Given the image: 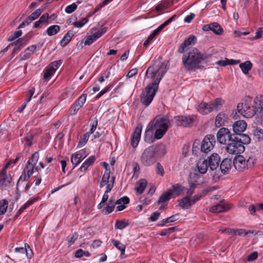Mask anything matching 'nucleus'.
I'll use <instances>...</instances> for the list:
<instances>
[{"instance_id":"36","label":"nucleus","mask_w":263,"mask_h":263,"mask_svg":"<svg viewBox=\"0 0 263 263\" xmlns=\"http://www.w3.org/2000/svg\"><path fill=\"white\" fill-rule=\"evenodd\" d=\"M114 246L119 250L121 251V256H122L123 255L125 254V246L124 244L122 243L119 240H116L115 239H112L111 240Z\"/></svg>"},{"instance_id":"1","label":"nucleus","mask_w":263,"mask_h":263,"mask_svg":"<svg viewBox=\"0 0 263 263\" xmlns=\"http://www.w3.org/2000/svg\"><path fill=\"white\" fill-rule=\"evenodd\" d=\"M209 56L202 53L197 48H193L182 57V63L187 70H195L199 68L200 64L207 63Z\"/></svg>"},{"instance_id":"47","label":"nucleus","mask_w":263,"mask_h":263,"mask_svg":"<svg viewBox=\"0 0 263 263\" xmlns=\"http://www.w3.org/2000/svg\"><path fill=\"white\" fill-rule=\"evenodd\" d=\"M23 41L24 40L23 39L22 42L20 43H17L16 45H14L15 47H14V49L11 54L12 57H14L15 54H16L21 50V49L25 46L26 43H24Z\"/></svg>"},{"instance_id":"49","label":"nucleus","mask_w":263,"mask_h":263,"mask_svg":"<svg viewBox=\"0 0 263 263\" xmlns=\"http://www.w3.org/2000/svg\"><path fill=\"white\" fill-rule=\"evenodd\" d=\"M128 225L125 220H117L115 223V228L117 229L122 230L126 228Z\"/></svg>"},{"instance_id":"38","label":"nucleus","mask_w":263,"mask_h":263,"mask_svg":"<svg viewBox=\"0 0 263 263\" xmlns=\"http://www.w3.org/2000/svg\"><path fill=\"white\" fill-rule=\"evenodd\" d=\"M253 139L257 142L263 140V130L262 129L257 128L254 130Z\"/></svg>"},{"instance_id":"13","label":"nucleus","mask_w":263,"mask_h":263,"mask_svg":"<svg viewBox=\"0 0 263 263\" xmlns=\"http://www.w3.org/2000/svg\"><path fill=\"white\" fill-rule=\"evenodd\" d=\"M142 132V125L138 124L131 137L130 144L134 148H136L140 141Z\"/></svg>"},{"instance_id":"33","label":"nucleus","mask_w":263,"mask_h":263,"mask_svg":"<svg viewBox=\"0 0 263 263\" xmlns=\"http://www.w3.org/2000/svg\"><path fill=\"white\" fill-rule=\"evenodd\" d=\"M238 135V136L235 135V139L237 140L240 144L244 145L245 144H248L250 143L251 139L248 135L241 134Z\"/></svg>"},{"instance_id":"18","label":"nucleus","mask_w":263,"mask_h":263,"mask_svg":"<svg viewBox=\"0 0 263 263\" xmlns=\"http://www.w3.org/2000/svg\"><path fill=\"white\" fill-rule=\"evenodd\" d=\"M197 42V38L194 35H190L186 39L184 42L180 45L178 49V52L183 53L185 50V48L190 46L194 45Z\"/></svg>"},{"instance_id":"10","label":"nucleus","mask_w":263,"mask_h":263,"mask_svg":"<svg viewBox=\"0 0 263 263\" xmlns=\"http://www.w3.org/2000/svg\"><path fill=\"white\" fill-rule=\"evenodd\" d=\"M9 166V164L5 165L0 172V188L6 189L10 185L11 177L6 173V169Z\"/></svg>"},{"instance_id":"64","label":"nucleus","mask_w":263,"mask_h":263,"mask_svg":"<svg viewBox=\"0 0 263 263\" xmlns=\"http://www.w3.org/2000/svg\"><path fill=\"white\" fill-rule=\"evenodd\" d=\"M42 11H43L42 8H39V9L36 10L35 11H34V12L31 13L29 16L34 21L35 19H36L41 15Z\"/></svg>"},{"instance_id":"26","label":"nucleus","mask_w":263,"mask_h":263,"mask_svg":"<svg viewBox=\"0 0 263 263\" xmlns=\"http://www.w3.org/2000/svg\"><path fill=\"white\" fill-rule=\"evenodd\" d=\"M180 218V215L179 214H176L175 215H173L171 216L167 217L166 218L163 219L160 221H159L158 223V226L160 227H163L166 224L170 222H173L177 220H178Z\"/></svg>"},{"instance_id":"30","label":"nucleus","mask_w":263,"mask_h":263,"mask_svg":"<svg viewBox=\"0 0 263 263\" xmlns=\"http://www.w3.org/2000/svg\"><path fill=\"white\" fill-rule=\"evenodd\" d=\"M73 35L74 34L72 30L68 31L61 40L60 42L61 46L63 47L66 46L70 42Z\"/></svg>"},{"instance_id":"6","label":"nucleus","mask_w":263,"mask_h":263,"mask_svg":"<svg viewBox=\"0 0 263 263\" xmlns=\"http://www.w3.org/2000/svg\"><path fill=\"white\" fill-rule=\"evenodd\" d=\"M157 90L158 88L148 85L142 93L141 103L145 106H148L153 101Z\"/></svg>"},{"instance_id":"55","label":"nucleus","mask_w":263,"mask_h":263,"mask_svg":"<svg viewBox=\"0 0 263 263\" xmlns=\"http://www.w3.org/2000/svg\"><path fill=\"white\" fill-rule=\"evenodd\" d=\"M86 97L87 96L86 94H82L78 98V99L77 100L75 103H76L81 108L86 102Z\"/></svg>"},{"instance_id":"32","label":"nucleus","mask_w":263,"mask_h":263,"mask_svg":"<svg viewBox=\"0 0 263 263\" xmlns=\"http://www.w3.org/2000/svg\"><path fill=\"white\" fill-rule=\"evenodd\" d=\"M15 251L16 252L24 253H26V255L28 258H31L32 257V251L30 249V247L29 245L27 243L25 245V248L20 247V248H16L15 249Z\"/></svg>"},{"instance_id":"40","label":"nucleus","mask_w":263,"mask_h":263,"mask_svg":"<svg viewBox=\"0 0 263 263\" xmlns=\"http://www.w3.org/2000/svg\"><path fill=\"white\" fill-rule=\"evenodd\" d=\"M239 67L243 73L247 74L252 68V64L250 61H247L243 63L240 64Z\"/></svg>"},{"instance_id":"3","label":"nucleus","mask_w":263,"mask_h":263,"mask_svg":"<svg viewBox=\"0 0 263 263\" xmlns=\"http://www.w3.org/2000/svg\"><path fill=\"white\" fill-rule=\"evenodd\" d=\"M170 121L167 116H157L153 122L151 128L155 130V136L158 139H161L167 131Z\"/></svg>"},{"instance_id":"53","label":"nucleus","mask_w":263,"mask_h":263,"mask_svg":"<svg viewBox=\"0 0 263 263\" xmlns=\"http://www.w3.org/2000/svg\"><path fill=\"white\" fill-rule=\"evenodd\" d=\"M39 198V197H35L28 200L19 210H21V211L23 212L24 210L27 209L30 205H32L34 202L37 201Z\"/></svg>"},{"instance_id":"25","label":"nucleus","mask_w":263,"mask_h":263,"mask_svg":"<svg viewBox=\"0 0 263 263\" xmlns=\"http://www.w3.org/2000/svg\"><path fill=\"white\" fill-rule=\"evenodd\" d=\"M232 166V160L229 158L224 159L220 165V169L221 172L226 174L229 171Z\"/></svg>"},{"instance_id":"51","label":"nucleus","mask_w":263,"mask_h":263,"mask_svg":"<svg viewBox=\"0 0 263 263\" xmlns=\"http://www.w3.org/2000/svg\"><path fill=\"white\" fill-rule=\"evenodd\" d=\"M39 198V197H35L28 200L19 210H21V211L23 212L24 210L27 209L30 205H32L34 202L37 201Z\"/></svg>"},{"instance_id":"8","label":"nucleus","mask_w":263,"mask_h":263,"mask_svg":"<svg viewBox=\"0 0 263 263\" xmlns=\"http://www.w3.org/2000/svg\"><path fill=\"white\" fill-rule=\"evenodd\" d=\"M245 147L243 144H240L235 137L229 142L226 147V151L230 154L238 155L245 151Z\"/></svg>"},{"instance_id":"41","label":"nucleus","mask_w":263,"mask_h":263,"mask_svg":"<svg viewBox=\"0 0 263 263\" xmlns=\"http://www.w3.org/2000/svg\"><path fill=\"white\" fill-rule=\"evenodd\" d=\"M227 116L224 114L219 113L216 117L215 124L217 126H221L226 121Z\"/></svg>"},{"instance_id":"14","label":"nucleus","mask_w":263,"mask_h":263,"mask_svg":"<svg viewBox=\"0 0 263 263\" xmlns=\"http://www.w3.org/2000/svg\"><path fill=\"white\" fill-rule=\"evenodd\" d=\"M175 121L177 126H187L194 121V118L192 116H177L175 118Z\"/></svg>"},{"instance_id":"24","label":"nucleus","mask_w":263,"mask_h":263,"mask_svg":"<svg viewBox=\"0 0 263 263\" xmlns=\"http://www.w3.org/2000/svg\"><path fill=\"white\" fill-rule=\"evenodd\" d=\"M184 190V187L179 183L173 185L172 189L168 190L169 192H171L172 197L179 196Z\"/></svg>"},{"instance_id":"23","label":"nucleus","mask_w":263,"mask_h":263,"mask_svg":"<svg viewBox=\"0 0 263 263\" xmlns=\"http://www.w3.org/2000/svg\"><path fill=\"white\" fill-rule=\"evenodd\" d=\"M153 129H147L144 134V141L148 143H152L156 140H158L155 136V132L154 133Z\"/></svg>"},{"instance_id":"7","label":"nucleus","mask_w":263,"mask_h":263,"mask_svg":"<svg viewBox=\"0 0 263 263\" xmlns=\"http://www.w3.org/2000/svg\"><path fill=\"white\" fill-rule=\"evenodd\" d=\"M235 137V135L225 127L220 128L217 133V141L222 144L227 145Z\"/></svg>"},{"instance_id":"22","label":"nucleus","mask_w":263,"mask_h":263,"mask_svg":"<svg viewBox=\"0 0 263 263\" xmlns=\"http://www.w3.org/2000/svg\"><path fill=\"white\" fill-rule=\"evenodd\" d=\"M129 202V198L127 196H124L116 201L118 206L116 208L117 211H121L126 208V204Z\"/></svg>"},{"instance_id":"12","label":"nucleus","mask_w":263,"mask_h":263,"mask_svg":"<svg viewBox=\"0 0 263 263\" xmlns=\"http://www.w3.org/2000/svg\"><path fill=\"white\" fill-rule=\"evenodd\" d=\"M61 64V61H55L50 63L46 67L44 74V79L47 81L49 80Z\"/></svg>"},{"instance_id":"63","label":"nucleus","mask_w":263,"mask_h":263,"mask_svg":"<svg viewBox=\"0 0 263 263\" xmlns=\"http://www.w3.org/2000/svg\"><path fill=\"white\" fill-rule=\"evenodd\" d=\"M110 74V73L109 71H105L98 78L99 82H100V83H102L103 82H104L105 79H107L108 78H109Z\"/></svg>"},{"instance_id":"34","label":"nucleus","mask_w":263,"mask_h":263,"mask_svg":"<svg viewBox=\"0 0 263 263\" xmlns=\"http://www.w3.org/2000/svg\"><path fill=\"white\" fill-rule=\"evenodd\" d=\"M224 101L221 98H218L214 100L213 102H210V105L212 111L217 110L220 108L224 103Z\"/></svg>"},{"instance_id":"15","label":"nucleus","mask_w":263,"mask_h":263,"mask_svg":"<svg viewBox=\"0 0 263 263\" xmlns=\"http://www.w3.org/2000/svg\"><path fill=\"white\" fill-rule=\"evenodd\" d=\"M233 165L237 170L241 171L247 167L246 159L242 155H237L233 160Z\"/></svg>"},{"instance_id":"39","label":"nucleus","mask_w":263,"mask_h":263,"mask_svg":"<svg viewBox=\"0 0 263 263\" xmlns=\"http://www.w3.org/2000/svg\"><path fill=\"white\" fill-rule=\"evenodd\" d=\"M60 31V27L59 25H54L48 27L46 30V33L49 36H52L58 33Z\"/></svg>"},{"instance_id":"54","label":"nucleus","mask_w":263,"mask_h":263,"mask_svg":"<svg viewBox=\"0 0 263 263\" xmlns=\"http://www.w3.org/2000/svg\"><path fill=\"white\" fill-rule=\"evenodd\" d=\"M88 21V19L87 17H84L80 21L78 22H75L73 23V25L77 28H81L85 24H86Z\"/></svg>"},{"instance_id":"35","label":"nucleus","mask_w":263,"mask_h":263,"mask_svg":"<svg viewBox=\"0 0 263 263\" xmlns=\"http://www.w3.org/2000/svg\"><path fill=\"white\" fill-rule=\"evenodd\" d=\"M179 206L183 209H189L192 205L191 199L189 196H185L179 201Z\"/></svg>"},{"instance_id":"62","label":"nucleus","mask_w":263,"mask_h":263,"mask_svg":"<svg viewBox=\"0 0 263 263\" xmlns=\"http://www.w3.org/2000/svg\"><path fill=\"white\" fill-rule=\"evenodd\" d=\"M30 163V161L27 162V164L26 165V170L25 171L26 172V173L28 174V175L31 176L33 173V168L34 166L32 164H31Z\"/></svg>"},{"instance_id":"42","label":"nucleus","mask_w":263,"mask_h":263,"mask_svg":"<svg viewBox=\"0 0 263 263\" xmlns=\"http://www.w3.org/2000/svg\"><path fill=\"white\" fill-rule=\"evenodd\" d=\"M172 197L171 192L168 190L167 192L162 194V195L159 197V200L157 201L158 204H160L161 203H165L168 201Z\"/></svg>"},{"instance_id":"27","label":"nucleus","mask_w":263,"mask_h":263,"mask_svg":"<svg viewBox=\"0 0 263 263\" xmlns=\"http://www.w3.org/2000/svg\"><path fill=\"white\" fill-rule=\"evenodd\" d=\"M147 182L145 179H141L139 180L136 183V187L135 188V191L138 194H142L147 185Z\"/></svg>"},{"instance_id":"43","label":"nucleus","mask_w":263,"mask_h":263,"mask_svg":"<svg viewBox=\"0 0 263 263\" xmlns=\"http://www.w3.org/2000/svg\"><path fill=\"white\" fill-rule=\"evenodd\" d=\"M169 4L170 3L167 0H162L161 3L156 7L155 10L157 12H161L167 9Z\"/></svg>"},{"instance_id":"4","label":"nucleus","mask_w":263,"mask_h":263,"mask_svg":"<svg viewBox=\"0 0 263 263\" xmlns=\"http://www.w3.org/2000/svg\"><path fill=\"white\" fill-rule=\"evenodd\" d=\"M237 109L241 115L246 118H250L255 117L256 123H258L257 110L253 103L251 104L250 101L246 100L239 103L237 106Z\"/></svg>"},{"instance_id":"45","label":"nucleus","mask_w":263,"mask_h":263,"mask_svg":"<svg viewBox=\"0 0 263 263\" xmlns=\"http://www.w3.org/2000/svg\"><path fill=\"white\" fill-rule=\"evenodd\" d=\"M89 138V136L88 134L85 133L83 135V137L81 138L80 141L79 142L77 147L79 148H81L84 146L88 141Z\"/></svg>"},{"instance_id":"21","label":"nucleus","mask_w":263,"mask_h":263,"mask_svg":"<svg viewBox=\"0 0 263 263\" xmlns=\"http://www.w3.org/2000/svg\"><path fill=\"white\" fill-rule=\"evenodd\" d=\"M110 171H105L103 175L102 180L106 184V187L110 185L111 189H112L115 183V176H112L110 179Z\"/></svg>"},{"instance_id":"20","label":"nucleus","mask_w":263,"mask_h":263,"mask_svg":"<svg viewBox=\"0 0 263 263\" xmlns=\"http://www.w3.org/2000/svg\"><path fill=\"white\" fill-rule=\"evenodd\" d=\"M247 127V123L243 120H239L235 122L233 125V128L235 135H240L243 132Z\"/></svg>"},{"instance_id":"17","label":"nucleus","mask_w":263,"mask_h":263,"mask_svg":"<svg viewBox=\"0 0 263 263\" xmlns=\"http://www.w3.org/2000/svg\"><path fill=\"white\" fill-rule=\"evenodd\" d=\"M220 158L218 154L214 153L208 158V165L212 171L216 170L219 165Z\"/></svg>"},{"instance_id":"56","label":"nucleus","mask_w":263,"mask_h":263,"mask_svg":"<svg viewBox=\"0 0 263 263\" xmlns=\"http://www.w3.org/2000/svg\"><path fill=\"white\" fill-rule=\"evenodd\" d=\"M39 158V154L38 152H36L32 155L31 158L28 161H30V163L35 166L38 161Z\"/></svg>"},{"instance_id":"37","label":"nucleus","mask_w":263,"mask_h":263,"mask_svg":"<svg viewBox=\"0 0 263 263\" xmlns=\"http://www.w3.org/2000/svg\"><path fill=\"white\" fill-rule=\"evenodd\" d=\"M175 17V15H173L172 17H171L170 18H168L167 20L165 21L163 24L160 25L156 29H155L153 32L154 33L157 35L160 31L167 25H168L170 23H171L173 20H174V17Z\"/></svg>"},{"instance_id":"11","label":"nucleus","mask_w":263,"mask_h":263,"mask_svg":"<svg viewBox=\"0 0 263 263\" xmlns=\"http://www.w3.org/2000/svg\"><path fill=\"white\" fill-rule=\"evenodd\" d=\"M253 104L258 114V124L261 123L263 121V95H258L254 98Z\"/></svg>"},{"instance_id":"52","label":"nucleus","mask_w":263,"mask_h":263,"mask_svg":"<svg viewBox=\"0 0 263 263\" xmlns=\"http://www.w3.org/2000/svg\"><path fill=\"white\" fill-rule=\"evenodd\" d=\"M39 198V197H35L28 200L19 210H21V211L23 212L24 210L27 209L30 205H32L34 202L37 201Z\"/></svg>"},{"instance_id":"44","label":"nucleus","mask_w":263,"mask_h":263,"mask_svg":"<svg viewBox=\"0 0 263 263\" xmlns=\"http://www.w3.org/2000/svg\"><path fill=\"white\" fill-rule=\"evenodd\" d=\"M229 208L220 204H217L215 206L211 207L210 209V211L213 213L222 212L227 210Z\"/></svg>"},{"instance_id":"9","label":"nucleus","mask_w":263,"mask_h":263,"mask_svg":"<svg viewBox=\"0 0 263 263\" xmlns=\"http://www.w3.org/2000/svg\"><path fill=\"white\" fill-rule=\"evenodd\" d=\"M215 143V137L214 135H206L201 143V151L205 153L210 152L213 148Z\"/></svg>"},{"instance_id":"29","label":"nucleus","mask_w":263,"mask_h":263,"mask_svg":"<svg viewBox=\"0 0 263 263\" xmlns=\"http://www.w3.org/2000/svg\"><path fill=\"white\" fill-rule=\"evenodd\" d=\"M197 167L198 171L201 174H204L207 172L209 166L206 160H200L198 162Z\"/></svg>"},{"instance_id":"19","label":"nucleus","mask_w":263,"mask_h":263,"mask_svg":"<svg viewBox=\"0 0 263 263\" xmlns=\"http://www.w3.org/2000/svg\"><path fill=\"white\" fill-rule=\"evenodd\" d=\"M198 111L202 115H206L212 112L210 103L201 102L196 105Z\"/></svg>"},{"instance_id":"58","label":"nucleus","mask_w":263,"mask_h":263,"mask_svg":"<svg viewBox=\"0 0 263 263\" xmlns=\"http://www.w3.org/2000/svg\"><path fill=\"white\" fill-rule=\"evenodd\" d=\"M22 34V30H17L14 31L13 34L11 35L9 38L8 39V40L9 41H14L15 39H17V37L21 36Z\"/></svg>"},{"instance_id":"5","label":"nucleus","mask_w":263,"mask_h":263,"mask_svg":"<svg viewBox=\"0 0 263 263\" xmlns=\"http://www.w3.org/2000/svg\"><path fill=\"white\" fill-rule=\"evenodd\" d=\"M157 158L156 147L150 146L143 151L140 160L143 165L148 166L154 164L156 162Z\"/></svg>"},{"instance_id":"50","label":"nucleus","mask_w":263,"mask_h":263,"mask_svg":"<svg viewBox=\"0 0 263 263\" xmlns=\"http://www.w3.org/2000/svg\"><path fill=\"white\" fill-rule=\"evenodd\" d=\"M39 198V197H35L28 200L19 210H21V211L23 212L24 210L27 209L30 205H32L34 202L37 201Z\"/></svg>"},{"instance_id":"31","label":"nucleus","mask_w":263,"mask_h":263,"mask_svg":"<svg viewBox=\"0 0 263 263\" xmlns=\"http://www.w3.org/2000/svg\"><path fill=\"white\" fill-rule=\"evenodd\" d=\"M84 158V157H83V155L82 153H76L72 155L71 161L72 164L74 165V167L78 165Z\"/></svg>"},{"instance_id":"48","label":"nucleus","mask_w":263,"mask_h":263,"mask_svg":"<svg viewBox=\"0 0 263 263\" xmlns=\"http://www.w3.org/2000/svg\"><path fill=\"white\" fill-rule=\"evenodd\" d=\"M79 235L77 233L75 232L73 234L68 236L66 238V240L68 242L69 245H73L74 242L78 239Z\"/></svg>"},{"instance_id":"46","label":"nucleus","mask_w":263,"mask_h":263,"mask_svg":"<svg viewBox=\"0 0 263 263\" xmlns=\"http://www.w3.org/2000/svg\"><path fill=\"white\" fill-rule=\"evenodd\" d=\"M8 202L6 199H3L0 201V215L4 214L7 209Z\"/></svg>"},{"instance_id":"16","label":"nucleus","mask_w":263,"mask_h":263,"mask_svg":"<svg viewBox=\"0 0 263 263\" xmlns=\"http://www.w3.org/2000/svg\"><path fill=\"white\" fill-rule=\"evenodd\" d=\"M202 30L204 31H209L211 30L214 33L218 35L222 34L223 31L221 27L216 22L204 25L202 27Z\"/></svg>"},{"instance_id":"60","label":"nucleus","mask_w":263,"mask_h":263,"mask_svg":"<svg viewBox=\"0 0 263 263\" xmlns=\"http://www.w3.org/2000/svg\"><path fill=\"white\" fill-rule=\"evenodd\" d=\"M107 27H104L93 34V35L95 36L96 39H98L104 34L107 31Z\"/></svg>"},{"instance_id":"28","label":"nucleus","mask_w":263,"mask_h":263,"mask_svg":"<svg viewBox=\"0 0 263 263\" xmlns=\"http://www.w3.org/2000/svg\"><path fill=\"white\" fill-rule=\"evenodd\" d=\"M95 160L96 157L95 156H90L82 164L79 168L80 171L84 172L89 166L91 165L95 162Z\"/></svg>"},{"instance_id":"59","label":"nucleus","mask_w":263,"mask_h":263,"mask_svg":"<svg viewBox=\"0 0 263 263\" xmlns=\"http://www.w3.org/2000/svg\"><path fill=\"white\" fill-rule=\"evenodd\" d=\"M77 8V5L75 3H73L70 5L67 6L65 9L67 13L70 14L72 13L76 10Z\"/></svg>"},{"instance_id":"61","label":"nucleus","mask_w":263,"mask_h":263,"mask_svg":"<svg viewBox=\"0 0 263 263\" xmlns=\"http://www.w3.org/2000/svg\"><path fill=\"white\" fill-rule=\"evenodd\" d=\"M97 39H96L95 36L92 34L87 36L85 41V45H90Z\"/></svg>"},{"instance_id":"2","label":"nucleus","mask_w":263,"mask_h":263,"mask_svg":"<svg viewBox=\"0 0 263 263\" xmlns=\"http://www.w3.org/2000/svg\"><path fill=\"white\" fill-rule=\"evenodd\" d=\"M166 71L167 69L164 63L160 61L155 62L146 71V77L152 81L149 85L158 88L159 84Z\"/></svg>"},{"instance_id":"57","label":"nucleus","mask_w":263,"mask_h":263,"mask_svg":"<svg viewBox=\"0 0 263 263\" xmlns=\"http://www.w3.org/2000/svg\"><path fill=\"white\" fill-rule=\"evenodd\" d=\"M114 206L107 203L106 206L101 210V213L104 215H108L114 211Z\"/></svg>"}]
</instances>
